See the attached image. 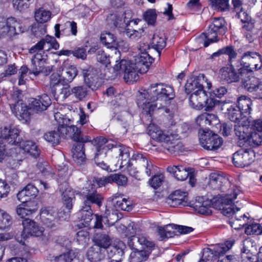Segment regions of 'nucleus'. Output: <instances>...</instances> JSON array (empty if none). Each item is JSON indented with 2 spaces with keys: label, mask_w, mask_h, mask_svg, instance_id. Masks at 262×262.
<instances>
[{
  "label": "nucleus",
  "mask_w": 262,
  "mask_h": 262,
  "mask_svg": "<svg viewBox=\"0 0 262 262\" xmlns=\"http://www.w3.org/2000/svg\"><path fill=\"white\" fill-rule=\"evenodd\" d=\"M12 224L10 216L3 210L0 209V229H5Z\"/></svg>",
  "instance_id": "8fccbe9b"
},
{
  "label": "nucleus",
  "mask_w": 262,
  "mask_h": 262,
  "mask_svg": "<svg viewBox=\"0 0 262 262\" xmlns=\"http://www.w3.org/2000/svg\"><path fill=\"white\" fill-rule=\"evenodd\" d=\"M93 240L96 244L95 246H99L101 249L105 250L111 245V239L106 234L96 233Z\"/></svg>",
  "instance_id": "c03bdc74"
},
{
  "label": "nucleus",
  "mask_w": 262,
  "mask_h": 262,
  "mask_svg": "<svg viewBox=\"0 0 262 262\" xmlns=\"http://www.w3.org/2000/svg\"><path fill=\"white\" fill-rule=\"evenodd\" d=\"M245 232L247 235H258L262 232V227L258 223H252L245 228Z\"/></svg>",
  "instance_id": "6e6d98bb"
},
{
  "label": "nucleus",
  "mask_w": 262,
  "mask_h": 262,
  "mask_svg": "<svg viewBox=\"0 0 262 262\" xmlns=\"http://www.w3.org/2000/svg\"><path fill=\"white\" fill-rule=\"evenodd\" d=\"M180 193L181 191L176 190L169 196L168 203L171 206L176 207L180 205H186L187 201L186 193H183L182 195H180V198H178V196Z\"/></svg>",
  "instance_id": "58836bf2"
},
{
  "label": "nucleus",
  "mask_w": 262,
  "mask_h": 262,
  "mask_svg": "<svg viewBox=\"0 0 262 262\" xmlns=\"http://www.w3.org/2000/svg\"><path fill=\"white\" fill-rule=\"evenodd\" d=\"M124 14H111L110 19L113 21V24L116 27H122L124 26V24L126 25L125 17Z\"/></svg>",
  "instance_id": "4d7b16f0"
},
{
  "label": "nucleus",
  "mask_w": 262,
  "mask_h": 262,
  "mask_svg": "<svg viewBox=\"0 0 262 262\" xmlns=\"http://www.w3.org/2000/svg\"><path fill=\"white\" fill-rule=\"evenodd\" d=\"M100 40L102 43L107 46V48H112L115 45L120 47V45L116 43V37L110 32H103L100 35Z\"/></svg>",
  "instance_id": "49530a36"
},
{
  "label": "nucleus",
  "mask_w": 262,
  "mask_h": 262,
  "mask_svg": "<svg viewBox=\"0 0 262 262\" xmlns=\"http://www.w3.org/2000/svg\"><path fill=\"white\" fill-rule=\"evenodd\" d=\"M226 109L227 111V116L229 120L234 122L235 123L240 120L243 116L239 108H237L234 105H231L228 106V104H224L223 105L222 110Z\"/></svg>",
  "instance_id": "e433bc0d"
},
{
  "label": "nucleus",
  "mask_w": 262,
  "mask_h": 262,
  "mask_svg": "<svg viewBox=\"0 0 262 262\" xmlns=\"http://www.w3.org/2000/svg\"><path fill=\"white\" fill-rule=\"evenodd\" d=\"M19 144V147L22 148L25 152L28 153L30 156L37 158L40 154V150L36 144L32 141H24L20 142L19 139V142L16 143L14 145Z\"/></svg>",
  "instance_id": "2f4dec72"
},
{
  "label": "nucleus",
  "mask_w": 262,
  "mask_h": 262,
  "mask_svg": "<svg viewBox=\"0 0 262 262\" xmlns=\"http://www.w3.org/2000/svg\"><path fill=\"white\" fill-rule=\"evenodd\" d=\"M66 84L63 82V79L58 73H53L50 76V85L51 87L54 88L56 86L63 85Z\"/></svg>",
  "instance_id": "680f3d73"
},
{
  "label": "nucleus",
  "mask_w": 262,
  "mask_h": 262,
  "mask_svg": "<svg viewBox=\"0 0 262 262\" xmlns=\"http://www.w3.org/2000/svg\"><path fill=\"white\" fill-rule=\"evenodd\" d=\"M72 92L76 98L81 100L87 95L88 88L85 86H76L72 89Z\"/></svg>",
  "instance_id": "bf43d9fd"
},
{
  "label": "nucleus",
  "mask_w": 262,
  "mask_h": 262,
  "mask_svg": "<svg viewBox=\"0 0 262 262\" xmlns=\"http://www.w3.org/2000/svg\"><path fill=\"white\" fill-rule=\"evenodd\" d=\"M220 73L221 79L228 83L236 82L238 80L241 76L244 75L240 74L239 71L236 73L232 65L223 67L220 70Z\"/></svg>",
  "instance_id": "aec40b11"
},
{
  "label": "nucleus",
  "mask_w": 262,
  "mask_h": 262,
  "mask_svg": "<svg viewBox=\"0 0 262 262\" xmlns=\"http://www.w3.org/2000/svg\"><path fill=\"white\" fill-rule=\"evenodd\" d=\"M20 130L9 125L0 128V163L12 154V147L19 142Z\"/></svg>",
  "instance_id": "423d86ee"
},
{
  "label": "nucleus",
  "mask_w": 262,
  "mask_h": 262,
  "mask_svg": "<svg viewBox=\"0 0 262 262\" xmlns=\"http://www.w3.org/2000/svg\"><path fill=\"white\" fill-rule=\"evenodd\" d=\"M234 132L240 144L258 146L262 142V119L255 120L250 124L249 119L243 116L235 123Z\"/></svg>",
  "instance_id": "f03ea898"
},
{
  "label": "nucleus",
  "mask_w": 262,
  "mask_h": 262,
  "mask_svg": "<svg viewBox=\"0 0 262 262\" xmlns=\"http://www.w3.org/2000/svg\"><path fill=\"white\" fill-rule=\"evenodd\" d=\"M252 104L251 99L245 96H241L237 99V108H239L243 116L247 117V115L250 114Z\"/></svg>",
  "instance_id": "4c0bfd02"
},
{
  "label": "nucleus",
  "mask_w": 262,
  "mask_h": 262,
  "mask_svg": "<svg viewBox=\"0 0 262 262\" xmlns=\"http://www.w3.org/2000/svg\"><path fill=\"white\" fill-rule=\"evenodd\" d=\"M174 97L172 86L164 83H154L147 90L139 92L137 103L143 115L151 119L158 110L164 108Z\"/></svg>",
  "instance_id": "f257e3e1"
},
{
  "label": "nucleus",
  "mask_w": 262,
  "mask_h": 262,
  "mask_svg": "<svg viewBox=\"0 0 262 262\" xmlns=\"http://www.w3.org/2000/svg\"><path fill=\"white\" fill-rule=\"evenodd\" d=\"M19 23L13 17L7 18L5 22L0 24V37L12 36L16 34V28Z\"/></svg>",
  "instance_id": "4be33fe9"
},
{
  "label": "nucleus",
  "mask_w": 262,
  "mask_h": 262,
  "mask_svg": "<svg viewBox=\"0 0 262 262\" xmlns=\"http://www.w3.org/2000/svg\"><path fill=\"white\" fill-rule=\"evenodd\" d=\"M105 251L99 246H94L88 250L86 256L90 262H99L104 258Z\"/></svg>",
  "instance_id": "473e14b6"
},
{
  "label": "nucleus",
  "mask_w": 262,
  "mask_h": 262,
  "mask_svg": "<svg viewBox=\"0 0 262 262\" xmlns=\"http://www.w3.org/2000/svg\"><path fill=\"white\" fill-rule=\"evenodd\" d=\"M195 41L201 48L202 46L207 47L210 43L216 42V40L214 38L210 39L209 37L208 32L206 31L196 37Z\"/></svg>",
  "instance_id": "09e8293b"
},
{
  "label": "nucleus",
  "mask_w": 262,
  "mask_h": 262,
  "mask_svg": "<svg viewBox=\"0 0 262 262\" xmlns=\"http://www.w3.org/2000/svg\"><path fill=\"white\" fill-rule=\"evenodd\" d=\"M62 67L61 76L63 79V82L66 84L71 82L78 73L76 66L72 64L68 61H64L62 64Z\"/></svg>",
  "instance_id": "a878e982"
},
{
  "label": "nucleus",
  "mask_w": 262,
  "mask_h": 262,
  "mask_svg": "<svg viewBox=\"0 0 262 262\" xmlns=\"http://www.w3.org/2000/svg\"><path fill=\"white\" fill-rule=\"evenodd\" d=\"M44 138L53 145H56L60 142V136L57 132L51 131L44 135Z\"/></svg>",
  "instance_id": "864d4df0"
},
{
  "label": "nucleus",
  "mask_w": 262,
  "mask_h": 262,
  "mask_svg": "<svg viewBox=\"0 0 262 262\" xmlns=\"http://www.w3.org/2000/svg\"><path fill=\"white\" fill-rule=\"evenodd\" d=\"M212 7L221 11H226L229 10L230 5L229 0H211Z\"/></svg>",
  "instance_id": "603ef678"
},
{
  "label": "nucleus",
  "mask_w": 262,
  "mask_h": 262,
  "mask_svg": "<svg viewBox=\"0 0 262 262\" xmlns=\"http://www.w3.org/2000/svg\"><path fill=\"white\" fill-rule=\"evenodd\" d=\"M234 243V241L230 240L224 243L216 245L212 249L205 248L203 250L201 259L205 261L211 262L213 259H216L217 255L221 254L223 251L230 250Z\"/></svg>",
  "instance_id": "ddd939ff"
},
{
  "label": "nucleus",
  "mask_w": 262,
  "mask_h": 262,
  "mask_svg": "<svg viewBox=\"0 0 262 262\" xmlns=\"http://www.w3.org/2000/svg\"><path fill=\"white\" fill-rule=\"evenodd\" d=\"M85 200L83 203L84 205L91 206V204H96L99 207L101 205L103 198L96 190H89L87 193L85 195Z\"/></svg>",
  "instance_id": "c9c22d12"
},
{
  "label": "nucleus",
  "mask_w": 262,
  "mask_h": 262,
  "mask_svg": "<svg viewBox=\"0 0 262 262\" xmlns=\"http://www.w3.org/2000/svg\"><path fill=\"white\" fill-rule=\"evenodd\" d=\"M76 143L74 145L72 149V156L73 160L78 164L82 163L85 159V155L84 149V143L80 141H75Z\"/></svg>",
  "instance_id": "c85d7f7f"
},
{
  "label": "nucleus",
  "mask_w": 262,
  "mask_h": 262,
  "mask_svg": "<svg viewBox=\"0 0 262 262\" xmlns=\"http://www.w3.org/2000/svg\"><path fill=\"white\" fill-rule=\"evenodd\" d=\"M10 190L9 185L5 181L0 180V200L7 198Z\"/></svg>",
  "instance_id": "338daca9"
},
{
  "label": "nucleus",
  "mask_w": 262,
  "mask_h": 262,
  "mask_svg": "<svg viewBox=\"0 0 262 262\" xmlns=\"http://www.w3.org/2000/svg\"><path fill=\"white\" fill-rule=\"evenodd\" d=\"M211 21L207 31L208 32L210 39L214 38L217 42L219 40L218 35H223L226 31L225 21L222 17H215Z\"/></svg>",
  "instance_id": "dca6fc26"
},
{
  "label": "nucleus",
  "mask_w": 262,
  "mask_h": 262,
  "mask_svg": "<svg viewBox=\"0 0 262 262\" xmlns=\"http://www.w3.org/2000/svg\"><path fill=\"white\" fill-rule=\"evenodd\" d=\"M238 192V189H234L232 193H228L222 196L221 201L225 206L223 207L222 212L224 215L233 219L235 215L238 214V212L240 209L236 208L235 210L233 205H231L233 200L236 199Z\"/></svg>",
  "instance_id": "4468645a"
},
{
  "label": "nucleus",
  "mask_w": 262,
  "mask_h": 262,
  "mask_svg": "<svg viewBox=\"0 0 262 262\" xmlns=\"http://www.w3.org/2000/svg\"><path fill=\"white\" fill-rule=\"evenodd\" d=\"M166 38L164 34L155 33L153 35L151 44L152 47L157 50L159 55H160V51L166 46Z\"/></svg>",
  "instance_id": "ea45409f"
},
{
  "label": "nucleus",
  "mask_w": 262,
  "mask_h": 262,
  "mask_svg": "<svg viewBox=\"0 0 262 262\" xmlns=\"http://www.w3.org/2000/svg\"><path fill=\"white\" fill-rule=\"evenodd\" d=\"M54 118L58 127V132L63 137H70L74 141L82 142H90L91 138L88 136L81 134L80 129L75 125L72 124L73 121L65 117L60 112H54Z\"/></svg>",
  "instance_id": "0eeeda50"
},
{
  "label": "nucleus",
  "mask_w": 262,
  "mask_h": 262,
  "mask_svg": "<svg viewBox=\"0 0 262 262\" xmlns=\"http://www.w3.org/2000/svg\"><path fill=\"white\" fill-rule=\"evenodd\" d=\"M232 2L234 10L238 15V17L241 19V20H243V18L246 19L247 14L243 10L241 1L232 0Z\"/></svg>",
  "instance_id": "13d9d810"
},
{
  "label": "nucleus",
  "mask_w": 262,
  "mask_h": 262,
  "mask_svg": "<svg viewBox=\"0 0 262 262\" xmlns=\"http://www.w3.org/2000/svg\"><path fill=\"white\" fill-rule=\"evenodd\" d=\"M144 52H141L140 54L136 59V63H130V61L126 60H121L116 61V63L114 66L113 69L118 73H124V79L126 81H135L138 79V75L137 73L138 69H143L146 71L149 66L154 61V58L149 54L150 49L148 45H145Z\"/></svg>",
  "instance_id": "7ed1b4c3"
},
{
  "label": "nucleus",
  "mask_w": 262,
  "mask_h": 262,
  "mask_svg": "<svg viewBox=\"0 0 262 262\" xmlns=\"http://www.w3.org/2000/svg\"><path fill=\"white\" fill-rule=\"evenodd\" d=\"M51 101L49 97L43 94L38 98H32L30 101V108L35 112H41L47 110L51 105Z\"/></svg>",
  "instance_id": "5701e85b"
},
{
  "label": "nucleus",
  "mask_w": 262,
  "mask_h": 262,
  "mask_svg": "<svg viewBox=\"0 0 262 262\" xmlns=\"http://www.w3.org/2000/svg\"><path fill=\"white\" fill-rule=\"evenodd\" d=\"M248 220V219L245 214L242 215L239 213L235 215L233 219H231L229 223L232 228L235 230H239L247 224Z\"/></svg>",
  "instance_id": "37998d69"
},
{
  "label": "nucleus",
  "mask_w": 262,
  "mask_h": 262,
  "mask_svg": "<svg viewBox=\"0 0 262 262\" xmlns=\"http://www.w3.org/2000/svg\"><path fill=\"white\" fill-rule=\"evenodd\" d=\"M227 182V180L219 174L213 173L210 175L209 185L213 189L221 188L223 184Z\"/></svg>",
  "instance_id": "79ce46f5"
},
{
  "label": "nucleus",
  "mask_w": 262,
  "mask_h": 262,
  "mask_svg": "<svg viewBox=\"0 0 262 262\" xmlns=\"http://www.w3.org/2000/svg\"><path fill=\"white\" fill-rule=\"evenodd\" d=\"M136 239L141 245L145 246L147 250L132 252L130 255L129 262H142L145 261L148 257L151 251L155 247V244L142 236L136 237Z\"/></svg>",
  "instance_id": "f8f14e48"
},
{
  "label": "nucleus",
  "mask_w": 262,
  "mask_h": 262,
  "mask_svg": "<svg viewBox=\"0 0 262 262\" xmlns=\"http://www.w3.org/2000/svg\"><path fill=\"white\" fill-rule=\"evenodd\" d=\"M40 219L47 227L52 228L58 221L56 210L53 207H42L40 210Z\"/></svg>",
  "instance_id": "a211bd4d"
},
{
  "label": "nucleus",
  "mask_w": 262,
  "mask_h": 262,
  "mask_svg": "<svg viewBox=\"0 0 262 262\" xmlns=\"http://www.w3.org/2000/svg\"><path fill=\"white\" fill-rule=\"evenodd\" d=\"M164 177L163 174L155 176L150 180L151 186L155 189L161 186L164 181Z\"/></svg>",
  "instance_id": "774afa93"
},
{
  "label": "nucleus",
  "mask_w": 262,
  "mask_h": 262,
  "mask_svg": "<svg viewBox=\"0 0 262 262\" xmlns=\"http://www.w3.org/2000/svg\"><path fill=\"white\" fill-rule=\"evenodd\" d=\"M241 64L242 67L239 71L241 74H246L253 69L259 70L262 67L261 56L256 52H245L241 57Z\"/></svg>",
  "instance_id": "1a4fd4ad"
},
{
  "label": "nucleus",
  "mask_w": 262,
  "mask_h": 262,
  "mask_svg": "<svg viewBox=\"0 0 262 262\" xmlns=\"http://www.w3.org/2000/svg\"><path fill=\"white\" fill-rule=\"evenodd\" d=\"M167 170L168 172L173 173L180 181L185 180L190 174L186 168L182 166H169L167 168Z\"/></svg>",
  "instance_id": "f704fd0d"
},
{
  "label": "nucleus",
  "mask_w": 262,
  "mask_h": 262,
  "mask_svg": "<svg viewBox=\"0 0 262 262\" xmlns=\"http://www.w3.org/2000/svg\"><path fill=\"white\" fill-rule=\"evenodd\" d=\"M201 145L205 149L209 150H216L223 144V139L219 135L213 134L211 131L203 130L199 138Z\"/></svg>",
  "instance_id": "9b49d317"
},
{
  "label": "nucleus",
  "mask_w": 262,
  "mask_h": 262,
  "mask_svg": "<svg viewBox=\"0 0 262 262\" xmlns=\"http://www.w3.org/2000/svg\"><path fill=\"white\" fill-rule=\"evenodd\" d=\"M37 205L35 201L25 202L19 205L16 208L17 215L21 218L30 216L37 210Z\"/></svg>",
  "instance_id": "bb28decb"
},
{
  "label": "nucleus",
  "mask_w": 262,
  "mask_h": 262,
  "mask_svg": "<svg viewBox=\"0 0 262 262\" xmlns=\"http://www.w3.org/2000/svg\"><path fill=\"white\" fill-rule=\"evenodd\" d=\"M59 190L62 195L64 205L68 209L71 210L75 200L74 190L66 182H64L59 185Z\"/></svg>",
  "instance_id": "f3484780"
},
{
  "label": "nucleus",
  "mask_w": 262,
  "mask_h": 262,
  "mask_svg": "<svg viewBox=\"0 0 262 262\" xmlns=\"http://www.w3.org/2000/svg\"><path fill=\"white\" fill-rule=\"evenodd\" d=\"M95 142L97 149L96 153H99L101 157H105L107 151L115 147L113 144L108 143L106 139L102 137L97 138Z\"/></svg>",
  "instance_id": "72a5a7b5"
},
{
  "label": "nucleus",
  "mask_w": 262,
  "mask_h": 262,
  "mask_svg": "<svg viewBox=\"0 0 262 262\" xmlns=\"http://www.w3.org/2000/svg\"><path fill=\"white\" fill-rule=\"evenodd\" d=\"M21 92L16 91L12 95L9 100V105L12 112L22 122L26 123L30 120L31 113L30 107L24 103L21 99Z\"/></svg>",
  "instance_id": "6e6552de"
},
{
  "label": "nucleus",
  "mask_w": 262,
  "mask_h": 262,
  "mask_svg": "<svg viewBox=\"0 0 262 262\" xmlns=\"http://www.w3.org/2000/svg\"><path fill=\"white\" fill-rule=\"evenodd\" d=\"M59 48V44L55 38L53 36L47 35L30 48L29 52L32 54L35 53L31 60L33 72L35 76L40 73H42L44 75H48L51 72L49 67L45 66L47 56L42 50L46 49L47 50H49L51 48L57 50Z\"/></svg>",
  "instance_id": "20e7f679"
},
{
  "label": "nucleus",
  "mask_w": 262,
  "mask_h": 262,
  "mask_svg": "<svg viewBox=\"0 0 262 262\" xmlns=\"http://www.w3.org/2000/svg\"><path fill=\"white\" fill-rule=\"evenodd\" d=\"M254 159L253 150L241 149L233 155V162L236 167H243L250 165Z\"/></svg>",
  "instance_id": "2eb2a0df"
},
{
  "label": "nucleus",
  "mask_w": 262,
  "mask_h": 262,
  "mask_svg": "<svg viewBox=\"0 0 262 262\" xmlns=\"http://www.w3.org/2000/svg\"><path fill=\"white\" fill-rule=\"evenodd\" d=\"M195 209L198 213L203 215H208L212 213L210 202L208 201L203 202L201 205L199 203L195 205Z\"/></svg>",
  "instance_id": "3c124183"
},
{
  "label": "nucleus",
  "mask_w": 262,
  "mask_h": 262,
  "mask_svg": "<svg viewBox=\"0 0 262 262\" xmlns=\"http://www.w3.org/2000/svg\"><path fill=\"white\" fill-rule=\"evenodd\" d=\"M201 81L200 78L188 80L185 85L186 93L190 94L196 91H204Z\"/></svg>",
  "instance_id": "a19ab883"
},
{
  "label": "nucleus",
  "mask_w": 262,
  "mask_h": 262,
  "mask_svg": "<svg viewBox=\"0 0 262 262\" xmlns=\"http://www.w3.org/2000/svg\"><path fill=\"white\" fill-rule=\"evenodd\" d=\"M23 230L21 237H17L16 240L21 245H25L26 238L30 236H39L44 231L43 227L39 226L35 222L28 218L23 221Z\"/></svg>",
  "instance_id": "9d476101"
},
{
  "label": "nucleus",
  "mask_w": 262,
  "mask_h": 262,
  "mask_svg": "<svg viewBox=\"0 0 262 262\" xmlns=\"http://www.w3.org/2000/svg\"><path fill=\"white\" fill-rule=\"evenodd\" d=\"M111 183L115 182L118 186H125L127 182V178L122 174L115 173L110 174Z\"/></svg>",
  "instance_id": "052dcab7"
},
{
  "label": "nucleus",
  "mask_w": 262,
  "mask_h": 262,
  "mask_svg": "<svg viewBox=\"0 0 262 262\" xmlns=\"http://www.w3.org/2000/svg\"><path fill=\"white\" fill-rule=\"evenodd\" d=\"M55 262H83V258L78 252L70 251L54 258Z\"/></svg>",
  "instance_id": "7c9ffc66"
},
{
  "label": "nucleus",
  "mask_w": 262,
  "mask_h": 262,
  "mask_svg": "<svg viewBox=\"0 0 262 262\" xmlns=\"http://www.w3.org/2000/svg\"><path fill=\"white\" fill-rule=\"evenodd\" d=\"M96 58L98 62L107 66L110 63V57L102 50L97 51Z\"/></svg>",
  "instance_id": "69168bd1"
},
{
  "label": "nucleus",
  "mask_w": 262,
  "mask_h": 262,
  "mask_svg": "<svg viewBox=\"0 0 262 262\" xmlns=\"http://www.w3.org/2000/svg\"><path fill=\"white\" fill-rule=\"evenodd\" d=\"M243 85L245 90L256 95V98H262V82L257 78L252 76L243 81Z\"/></svg>",
  "instance_id": "6ab92c4d"
},
{
  "label": "nucleus",
  "mask_w": 262,
  "mask_h": 262,
  "mask_svg": "<svg viewBox=\"0 0 262 262\" xmlns=\"http://www.w3.org/2000/svg\"><path fill=\"white\" fill-rule=\"evenodd\" d=\"M144 30L143 28L130 29L127 28L125 30L126 35L131 39L137 40L140 38L143 35Z\"/></svg>",
  "instance_id": "5fc2aeb1"
},
{
  "label": "nucleus",
  "mask_w": 262,
  "mask_h": 262,
  "mask_svg": "<svg viewBox=\"0 0 262 262\" xmlns=\"http://www.w3.org/2000/svg\"><path fill=\"white\" fill-rule=\"evenodd\" d=\"M32 0H13L14 8L19 11H23L28 9Z\"/></svg>",
  "instance_id": "e2e57ef3"
},
{
  "label": "nucleus",
  "mask_w": 262,
  "mask_h": 262,
  "mask_svg": "<svg viewBox=\"0 0 262 262\" xmlns=\"http://www.w3.org/2000/svg\"><path fill=\"white\" fill-rule=\"evenodd\" d=\"M148 134L150 137L158 142L165 144V147L171 154L182 151V143L179 140L178 135L169 132H164L154 124H150L147 128Z\"/></svg>",
  "instance_id": "39448f33"
},
{
  "label": "nucleus",
  "mask_w": 262,
  "mask_h": 262,
  "mask_svg": "<svg viewBox=\"0 0 262 262\" xmlns=\"http://www.w3.org/2000/svg\"><path fill=\"white\" fill-rule=\"evenodd\" d=\"M206 99L205 91H196L189 97V104L191 107L195 110H201L204 107Z\"/></svg>",
  "instance_id": "393cba45"
},
{
  "label": "nucleus",
  "mask_w": 262,
  "mask_h": 262,
  "mask_svg": "<svg viewBox=\"0 0 262 262\" xmlns=\"http://www.w3.org/2000/svg\"><path fill=\"white\" fill-rule=\"evenodd\" d=\"M145 20L150 25H153L157 18V13L155 9H149L146 11L144 14Z\"/></svg>",
  "instance_id": "0e129e2a"
},
{
  "label": "nucleus",
  "mask_w": 262,
  "mask_h": 262,
  "mask_svg": "<svg viewBox=\"0 0 262 262\" xmlns=\"http://www.w3.org/2000/svg\"><path fill=\"white\" fill-rule=\"evenodd\" d=\"M219 122L217 117L213 114L204 113L196 119V123L201 127L216 124Z\"/></svg>",
  "instance_id": "c756f323"
},
{
  "label": "nucleus",
  "mask_w": 262,
  "mask_h": 262,
  "mask_svg": "<svg viewBox=\"0 0 262 262\" xmlns=\"http://www.w3.org/2000/svg\"><path fill=\"white\" fill-rule=\"evenodd\" d=\"M135 159L138 164L142 166L146 175L148 177L150 176L154 168L151 162H149L145 157L140 154H138Z\"/></svg>",
  "instance_id": "a18cd8bd"
},
{
  "label": "nucleus",
  "mask_w": 262,
  "mask_h": 262,
  "mask_svg": "<svg viewBox=\"0 0 262 262\" xmlns=\"http://www.w3.org/2000/svg\"><path fill=\"white\" fill-rule=\"evenodd\" d=\"M115 152L119 154L118 164L123 168L130 163V149L123 145H115L114 148Z\"/></svg>",
  "instance_id": "b1692460"
},
{
  "label": "nucleus",
  "mask_w": 262,
  "mask_h": 262,
  "mask_svg": "<svg viewBox=\"0 0 262 262\" xmlns=\"http://www.w3.org/2000/svg\"><path fill=\"white\" fill-rule=\"evenodd\" d=\"M80 225L83 227H88L92 219L93 212L91 207L83 205L78 213Z\"/></svg>",
  "instance_id": "cd10ccee"
},
{
  "label": "nucleus",
  "mask_w": 262,
  "mask_h": 262,
  "mask_svg": "<svg viewBox=\"0 0 262 262\" xmlns=\"http://www.w3.org/2000/svg\"><path fill=\"white\" fill-rule=\"evenodd\" d=\"M51 13L50 11L40 8L35 12V20L39 23H45L50 19Z\"/></svg>",
  "instance_id": "de8ad7c7"
},
{
  "label": "nucleus",
  "mask_w": 262,
  "mask_h": 262,
  "mask_svg": "<svg viewBox=\"0 0 262 262\" xmlns=\"http://www.w3.org/2000/svg\"><path fill=\"white\" fill-rule=\"evenodd\" d=\"M38 193V189L34 185L29 184L17 193V198L22 203L31 202L30 201L35 199Z\"/></svg>",
  "instance_id": "412c9836"
}]
</instances>
